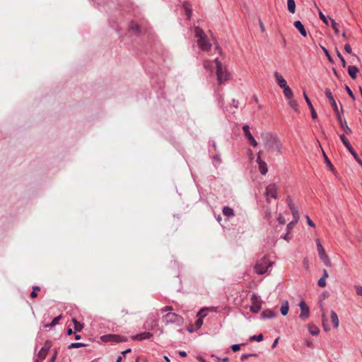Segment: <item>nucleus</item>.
<instances>
[{"instance_id":"nucleus-41","label":"nucleus","mask_w":362,"mask_h":362,"mask_svg":"<svg viewBox=\"0 0 362 362\" xmlns=\"http://www.w3.org/2000/svg\"><path fill=\"white\" fill-rule=\"evenodd\" d=\"M211 357L214 358L217 361V362H228L229 361V358L228 357H224V358H221L215 354H211Z\"/></svg>"},{"instance_id":"nucleus-61","label":"nucleus","mask_w":362,"mask_h":362,"mask_svg":"<svg viewBox=\"0 0 362 362\" xmlns=\"http://www.w3.org/2000/svg\"><path fill=\"white\" fill-rule=\"evenodd\" d=\"M344 49H345V51H346L347 53H349V54H351V46H350V45H349V44H346V45H344Z\"/></svg>"},{"instance_id":"nucleus-54","label":"nucleus","mask_w":362,"mask_h":362,"mask_svg":"<svg viewBox=\"0 0 362 362\" xmlns=\"http://www.w3.org/2000/svg\"><path fill=\"white\" fill-rule=\"evenodd\" d=\"M321 49H322V51L325 53V54L326 55V57H327L328 59L331 60L332 59H331V56L329 54V51L323 46H321Z\"/></svg>"},{"instance_id":"nucleus-22","label":"nucleus","mask_w":362,"mask_h":362,"mask_svg":"<svg viewBox=\"0 0 362 362\" xmlns=\"http://www.w3.org/2000/svg\"><path fill=\"white\" fill-rule=\"evenodd\" d=\"M330 317H331V320L333 324L334 328V329L338 328L339 325V317H338L337 313L334 310L331 311Z\"/></svg>"},{"instance_id":"nucleus-23","label":"nucleus","mask_w":362,"mask_h":362,"mask_svg":"<svg viewBox=\"0 0 362 362\" xmlns=\"http://www.w3.org/2000/svg\"><path fill=\"white\" fill-rule=\"evenodd\" d=\"M182 8L185 11L187 18H190L192 16V9L191 4L187 1H185L182 4Z\"/></svg>"},{"instance_id":"nucleus-48","label":"nucleus","mask_w":362,"mask_h":362,"mask_svg":"<svg viewBox=\"0 0 362 362\" xmlns=\"http://www.w3.org/2000/svg\"><path fill=\"white\" fill-rule=\"evenodd\" d=\"M303 96H304V98H305V100L306 101V103H307L309 109L313 107L310 98L308 97V95H307V94L305 93V91L303 92Z\"/></svg>"},{"instance_id":"nucleus-30","label":"nucleus","mask_w":362,"mask_h":362,"mask_svg":"<svg viewBox=\"0 0 362 362\" xmlns=\"http://www.w3.org/2000/svg\"><path fill=\"white\" fill-rule=\"evenodd\" d=\"M287 6L290 13H294L296 12V3L294 0H287Z\"/></svg>"},{"instance_id":"nucleus-50","label":"nucleus","mask_w":362,"mask_h":362,"mask_svg":"<svg viewBox=\"0 0 362 362\" xmlns=\"http://www.w3.org/2000/svg\"><path fill=\"white\" fill-rule=\"evenodd\" d=\"M305 218H306V221H307V223L308 224V226L313 227V228H315V224L314 223V222L310 218V217L306 215L305 216Z\"/></svg>"},{"instance_id":"nucleus-56","label":"nucleus","mask_w":362,"mask_h":362,"mask_svg":"<svg viewBox=\"0 0 362 362\" xmlns=\"http://www.w3.org/2000/svg\"><path fill=\"white\" fill-rule=\"evenodd\" d=\"M233 351L236 352L240 349V344H236L231 346Z\"/></svg>"},{"instance_id":"nucleus-15","label":"nucleus","mask_w":362,"mask_h":362,"mask_svg":"<svg viewBox=\"0 0 362 362\" xmlns=\"http://www.w3.org/2000/svg\"><path fill=\"white\" fill-rule=\"evenodd\" d=\"M243 130L249 143L254 147H256L257 146V142L250 133V127L247 124H245L243 127Z\"/></svg>"},{"instance_id":"nucleus-24","label":"nucleus","mask_w":362,"mask_h":362,"mask_svg":"<svg viewBox=\"0 0 362 362\" xmlns=\"http://www.w3.org/2000/svg\"><path fill=\"white\" fill-rule=\"evenodd\" d=\"M222 212L225 216L233 217L235 216L234 210L228 206L223 208Z\"/></svg>"},{"instance_id":"nucleus-37","label":"nucleus","mask_w":362,"mask_h":362,"mask_svg":"<svg viewBox=\"0 0 362 362\" xmlns=\"http://www.w3.org/2000/svg\"><path fill=\"white\" fill-rule=\"evenodd\" d=\"M329 20H330V22H331L332 28H333L335 34L336 35H339V28H338V24L335 22V21L334 19L329 18Z\"/></svg>"},{"instance_id":"nucleus-51","label":"nucleus","mask_w":362,"mask_h":362,"mask_svg":"<svg viewBox=\"0 0 362 362\" xmlns=\"http://www.w3.org/2000/svg\"><path fill=\"white\" fill-rule=\"evenodd\" d=\"M297 223L298 222H295V221L290 222L286 226L287 230L289 232Z\"/></svg>"},{"instance_id":"nucleus-57","label":"nucleus","mask_w":362,"mask_h":362,"mask_svg":"<svg viewBox=\"0 0 362 362\" xmlns=\"http://www.w3.org/2000/svg\"><path fill=\"white\" fill-rule=\"evenodd\" d=\"M318 286H320V287H325L326 286L325 279L321 278L318 281Z\"/></svg>"},{"instance_id":"nucleus-29","label":"nucleus","mask_w":362,"mask_h":362,"mask_svg":"<svg viewBox=\"0 0 362 362\" xmlns=\"http://www.w3.org/2000/svg\"><path fill=\"white\" fill-rule=\"evenodd\" d=\"M72 322L74 325V332H81L82 330V329L83 328V325L81 324L80 322L77 321V320L75 318H74L72 320Z\"/></svg>"},{"instance_id":"nucleus-10","label":"nucleus","mask_w":362,"mask_h":362,"mask_svg":"<svg viewBox=\"0 0 362 362\" xmlns=\"http://www.w3.org/2000/svg\"><path fill=\"white\" fill-rule=\"evenodd\" d=\"M251 303L250 310L253 313H258L262 309V300L256 293H253L251 296Z\"/></svg>"},{"instance_id":"nucleus-64","label":"nucleus","mask_w":362,"mask_h":362,"mask_svg":"<svg viewBox=\"0 0 362 362\" xmlns=\"http://www.w3.org/2000/svg\"><path fill=\"white\" fill-rule=\"evenodd\" d=\"M179 355L181 356V357H185L187 356V352L185 351H179Z\"/></svg>"},{"instance_id":"nucleus-28","label":"nucleus","mask_w":362,"mask_h":362,"mask_svg":"<svg viewBox=\"0 0 362 362\" xmlns=\"http://www.w3.org/2000/svg\"><path fill=\"white\" fill-rule=\"evenodd\" d=\"M282 89L284 91V94L287 99H291L293 98V93L288 86H285Z\"/></svg>"},{"instance_id":"nucleus-62","label":"nucleus","mask_w":362,"mask_h":362,"mask_svg":"<svg viewBox=\"0 0 362 362\" xmlns=\"http://www.w3.org/2000/svg\"><path fill=\"white\" fill-rule=\"evenodd\" d=\"M232 105L233 106L235 107V108H238V106H239V102L238 100H235V99H233L232 100Z\"/></svg>"},{"instance_id":"nucleus-8","label":"nucleus","mask_w":362,"mask_h":362,"mask_svg":"<svg viewBox=\"0 0 362 362\" xmlns=\"http://www.w3.org/2000/svg\"><path fill=\"white\" fill-rule=\"evenodd\" d=\"M101 340L104 342H125L128 341V338L116 334H105L101 337Z\"/></svg>"},{"instance_id":"nucleus-21","label":"nucleus","mask_w":362,"mask_h":362,"mask_svg":"<svg viewBox=\"0 0 362 362\" xmlns=\"http://www.w3.org/2000/svg\"><path fill=\"white\" fill-rule=\"evenodd\" d=\"M320 307L321 311H322V327H323V329H324L325 332H329L330 330V328L328 327V325L325 322V321H326V316H325V313L324 311L322 303L321 300L320 301Z\"/></svg>"},{"instance_id":"nucleus-40","label":"nucleus","mask_w":362,"mask_h":362,"mask_svg":"<svg viewBox=\"0 0 362 362\" xmlns=\"http://www.w3.org/2000/svg\"><path fill=\"white\" fill-rule=\"evenodd\" d=\"M264 339V337H263V334H257V335H253L250 337V340L251 341H257L258 342H260L263 340Z\"/></svg>"},{"instance_id":"nucleus-58","label":"nucleus","mask_w":362,"mask_h":362,"mask_svg":"<svg viewBox=\"0 0 362 362\" xmlns=\"http://www.w3.org/2000/svg\"><path fill=\"white\" fill-rule=\"evenodd\" d=\"M217 100L218 102V104L221 106H222L223 105V95H221L220 93L217 94Z\"/></svg>"},{"instance_id":"nucleus-45","label":"nucleus","mask_w":362,"mask_h":362,"mask_svg":"<svg viewBox=\"0 0 362 362\" xmlns=\"http://www.w3.org/2000/svg\"><path fill=\"white\" fill-rule=\"evenodd\" d=\"M194 325H195L197 329H200L203 325V319L198 317V319L196 320Z\"/></svg>"},{"instance_id":"nucleus-1","label":"nucleus","mask_w":362,"mask_h":362,"mask_svg":"<svg viewBox=\"0 0 362 362\" xmlns=\"http://www.w3.org/2000/svg\"><path fill=\"white\" fill-rule=\"evenodd\" d=\"M325 94L326 97L328 98L329 101L331 103V105L333 108V110L337 116V121L339 122V124L341 127V128L344 130V132L346 134H350L352 133V130L351 128L347 125V123L346 120L342 119V117L341 116V114L344 113L343 107L341 105V110L339 111L337 105V103L332 95V93L329 88H326L325 91Z\"/></svg>"},{"instance_id":"nucleus-25","label":"nucleus","mask_w":362,"mask_h":362,"mask_svg":"<svg viewBox=\"0 0 362 362\" xmlns=\"http://www.w3.org/2000/svg\"><path fill=\"white\" fill-rule=\"evenodd\" d=\"M308 327V330H309L310 333L313 336H317L319 334L320 329L316 325H315L313 323H309Z\"/></svg>"},{"instance_id":"nucleus-46","label":"nucleus","mask_w":362,"mask_h":362,"mask_svg":"<svg viewBox=\"0 0 362 362\" xmlns=\"http://www.w3.org/2000/svg\"><path fill=\"white\" fill-rule=\"evenodd\" d=\"M257 354H243L241 356V361H245L246 359H247L248 358L250 357H252V356H257Z\"/></svg>"},{"instance_id":"nucleus-53","label":"nucleus","mask_w":362,"mask_h":362,"mask_svg":"<svg viewBox=\"0 0 362 362\" xmlns=\"http://www.w3.org/2000/svg\"><path fill=\"white\" fill-rule=\"evenodd\" d=\"M277 220L280 224H285L286 221L281 214H279Z\"/></svg>"},{"instance_id":"nucleus-31","label":"nucleus","mask_w":362,"mask_h":362,"mask_svg":"<svg viewBox=\"0 0 362 362\" xmlns=\"http://www.w3.org/2000/svg\"><path fill=\"white\" fill-rule=\"evenodd\" d=\"M221 163V158L220 154H216L212 158V163L216 168H217Z\"/></svg>"},{"instance_id":"nucleus-26","label":"nucleus","mask_w":362,"mask_h":362,"mask_svg":"<svg viewBox=\"0 0 362 362\" xmlns=\"http://www.w3.org/2000/svg\"><path fill=\"white\" fill-rule=\"evenodd\" d=\"M358 71V69L355 66H348V73L350 77L352 79H355L356 78V73Z\"/></svg>"},{"instance_id":"nucleus-18","label":"nucleus","mask_w":362,"mask_h":362,"mask_svg":"<svg viewBox=\"0 0 362 362\" xmlns=\"http://www.w3.org/2000/svg\"><path fill=\"white\" fill-rule=\"evenodd\" d=\"M277 315V313L271 309H267L262 311L261 317L263 320L272 319Z\"/></svg>"},{"instance_id":"nucleus-17","label":"nucleus","mask_w":362,"mask_h":362,"mask_svg":"<svg viewBox=\"0 0 362 362\" xmlns=\"http://www.w3.org/2000/svg\"><path fill=\"white\" fill-rule=\"evenodd\" d=\"M209 312H216V308H215V307L203 308L197 313V317L199 318L203 319L207 316Z\"/></svg>"},{"instance_id":"nucleus-2","label":"nucleus","mask_w":362,"mask_h":362,"mask_svg":"<svg viewBox=\"0 0 362 362\" xmlns=\"http://www.w3.org/2000/svg\"><path fill=\"white\" fill-rule=\"evenodd\" d=\"M262 139L266 150L270 153H281L282 144L279 138L271 133H265L262 134Z\"/></svg>"},{"instance_id":"nucleus-13","label":"nucleus","mask_w":362,"mask_h":362,"mask_svg":"<svg viewBox=\"0 0 362 362\" xmlns=\"http://www.w3.org/2000/svg\"><path fill=\"white\" fill-rule=\"evenodd\" d=\"M51 348V341L47 340L45 343V346L41 348L40 351L37 354V358L40 361H42L45 359L49 349Z\"/></svg>"},{"instance_id":"nucleus-38","label":"nucleus","mask_w":362,"mask_h":362,"mask_svg":"<svg viewBox=\"0 0 362 362\" xmlns=\"http://www.w3.org/2000/svg\"><path fill=\"white\" fill-rule=\"evenodd\" d=\"M40 290V287L38 286H34L33 287V291L32 292L30 293V298H35L37 296V291H39Z\"/></svg>"},{"instance_id":"nucleus-6","label":"nucleus","mask_w":362,"mask_h":362,"mask_svg":"<svg viewBox=\"0 0 362 362\" xmlns=\"http://www.w3.org/2000/svg\"><path fill=\"white\" fill-rule=\"evenodd\" d=\"M162 318L163 322L166 325L173 323L182 325L183 324V317L175 313L168 312Z\"/></svg>"},{"instance_id":"nucleus-44","label":"nucleus","mask_w":362,"mask_h":362,"mask_svg":"<svg viewBox=\"0 0 362 362\" xmlns=\"http://www.w3.org/2000/svg\"><path fill=\"white\" fill-rule=\"evenodd\" d=\"M345 90H346L348 95L351 98V99L354 100L356 99L355 95H354L353 91L349 88V86H346Z\"/></svg>"},{"instance_id":"nucleus-34","label":"nucleus","mask_w":362,"mask_h":362,"mask_svg":"<svg viewBox=\"0 0 362 362\" xmlns=\"http://www.w3.org/2000/svg\"><path fill=\"white\" fill-rule=\"evenodd\" d=\"M87 346V344H84V343L74 342V343H71L70 345L68 346V349H76V348H80V347H84V346Z\"/></svg>"},{"instance_id":"nucleus-55","label":"nucleus","mask_w":362,"mask_h":362,"mask_svg":"<svg viewBox=\"0 0 362 362\" xmlns=\"http://www.w3.org/2000/svg\"><path fill=\"white\" fill-rule=\"evenodd\" d=\"M209 144L210 146H211L213 147L214 151H218V147H217V145H216V143L215 141L211 140V141H209Z\"/></svg>"},{"instance_id":"nucleus-3","label":"nucleus","mask_w":362,"mask_h":362,"mask_svg":"<svg viewBox=\"0 0 362 362\" xmlns=\"http://www.w3.org/2000/svg\"><path fill=\"white\" fill-rule=\"evenodd\" d=\"M194 35L197 38L198 47L202 52H209L211 49V43L208 40L207 35L199 26H195L194 28Z\"/></svg>"},{"instance_id":"nucleus-4","label":"nucleus","mask_w":362,"mask_h":362,"mask_svg":"<svg viewBox=\"0 0 362 362\" xmlns=\"http://www.w3.org/2000/svg\"><path fill=\"white\" fill-rule=\"evenodd\" d=\"M216 67V76L219 84L230 79V74L227 71L226 68L223 66L222 63L219 61L218 58L214 59Z\"/></svg>"},{"instance_id":"nucleus-16","label":"nucleus","mask_w":362,"mask_h":362,"mask_svg":"<svg viewBox=\"0 0 362 362\" xmlns=\"http://www.w3.org/2000/svg\"><path fill=\"white\" fill-rule=\"evenodd\" d=\"M153 334L149 332H144L132 337V340L143 341L153 337Z\"/></svg>"},{"instance_id":"nucleus-60","label":"nucleus","mask_w":362,"mask_h":362,"mask_svg":"<svg viewBox=\"0 0 362 362\" xmlns=\"http://www.w3.org/2000/svg\"><path fill=\"white\" fill-rule=\"evenodd\" d=\"M310 112H311V117H312V118L313 119H315L317 118V113H316L314 107L310 108Z\"/></svg>"},{"instance_id":"nucleus-20","label":"nucleus","mask_w":362,"mask_h":362,"mask_svg":"<svg viewBox=\"0 0 362 362\" xmlns=\"http://www.w3.org/2000/svg\"><path fill=\"white\" fill-rule=\"evenodd\" d=\"M294 27L300 32V33L303 36H307V31L303 25V23L300 21H296L293 23Z\"/></svg>"},{"instance_id":"nucleus-27","label":"nucleus","mask_w":362,"mask_h":362,"mask_svg":"<svg viewBox=\"0 0 362 362\" xmlns=\"http://www.w3.org/2000/svg\"><path fill=\"white\" fill-rule=\"evenodd\" d=\"M129 30L131 31H132L133 33H136V35H138L141 32L140 26L137 23H134L133 21H132L129 23Z\"/></svg>"},{"instance_id":"nucleus-35","label":"nucleus","mask_w":362,"mask_h":362,"mask_svg":"<svg viewBox=\"0 0 362 362\" xmlns=\"http://www.w3.org/2000/svg\"><path fill=\"white\" fill-rule=\"evenodd\" d=\"M290 210L292 213V215L293 217V221H295V222H298L300 218V215H299L298 209L296 207H293L292 209H290Z\"/></svg>"},{"instance_id":"nucleus-5","label":"nucleus","mask_w":362,"mask_h":362,"mask_svg":"<svg viewBox=\"0 0 362 362\" xmlns=\"http://www.w3.org/2000/svg\"><path fill=\"white\" fill-rule=\"evenodd\" d=\"M272 265V263L269 259L267 257H263L257 262L254 267V269L257 274L262 275L266 273Z\"/></svg>"},{"instance_id":"nucleus-63","label":"nucleus","mask_w":362,"mask_h":362,"mask_svg":"<svg viewBox=\"0 0 362 362\" xmlns=\"http://www.w3.org/2000/svg\"><path fill=\"white\" fill-rule=\"evenodd\" d=\"M172 310H173V308L171 306H165V308H163L161 310V312L164 313V312H167V311H170Z\"/></svg>"},{"instance_id":"nucleus-36","label":"nucleus","mask_w":362,"mask_h":362,"mask_svg":"<svg viewBox=\"0 0 362 362\" xmlns=\"http://www.w3.org/2000/svg\"><path fill=\"white\" fill-rule=\"evenodd\" d=\"M322 153H323V157H324V159H325V162L326 163V164L327 165L329 168L332 171H334V168L333 165L332 164L331 161L329 160V159L328 158L327 156L325 154V153L323 151H322Z\"/></svg>"},{"instance_id":"nucleus-49","label":"nucleus","mask_w":362,"mask_h":362,"mask_svg":"<svg viewBox=\"0 0 362 362\" xmlns=\"http://www.w3.org/2000/svg\"><path fill=\"white\" fill-rule=\"evenodd\" d=\"M354 288L356 289V294L358 296H362V287L359 285H355Z\"/></svg>"},{"instance_id":"nucleus-42","label":"nucleus","mask_w":362,"mask_h":362,"mask_svg":"<svg viewBox=\"0 0 362 362\" xmlns=\"http://www.w3.org/2000/svg\"><path fill=\"white\" fill-rule=\"evenodd\" d=\"M286 202L288 204V206L289 209H292L293 207H296L295 204L293 202V200H292V199H291V197L290 196H287V197L286 199Z\"/></svg>"},{"instance_id":"nucleus-39","label":"nucleus","mask_w":362,"mask_h":362,"mask_svg":"<svg viewBox=\"0 0 362 362\" xmlns=\"http://www.w3.org/2000/svg\"><path fill=\"white\" fill-rule=\"evenodd\" d=\"M289 100V105L294 110V111L298 112V102L296 100L288 99Z\"/></svg>"},{"instance_id":"nucleus-12","label":"nucleus","mask_w":362,"mask_h":362,"mask_svg":"<svg viewBox=\"0 0 362 362\" xmlns=\"http://www.w3.org/2000/svg\"><path fill=\"white\" fill-rule=\"evenodd\" d=\"M299 306H300V313L299 317L302 320L305 321L310 316L309 308L306 305L305 302L303 300L300 302Z\"/></svg>"},{"instance_id":"nucleus-33","label":"nucleus","mask_w":362,"mask_h":362,"mask_svg":"<svg viewBox=\"0 0 362 362\" xmlns=\"http://www.w3.org/2000/svg\"><path fill=\"white\" fill-rule=\"evenodd\" d=\"M62 318V316L61 315H59L57 317H55L52 320V322L49 323V324H47L45 325V327H54L55 325H57L59 320H61Z\"/></svg>"},{"instance_id":"nucleus-9","label":"nucleus","mask_w":362,"mask_h":362,"mask_svg":"<svg viewBox=\"0 0 362 362\" xmlns=\"http://www.w3.org/2000/svg\"><path fill=\"white\" fill-rule=\"evenodd\" d=\"M340 139L343 144L346 146L347 150L351 153V154L353 156L356 161L362 167V160L360 159L357 153L354 151L353 147L351 146V144L349 143L347 138L345 136L344 134H341L339 136Z\"/></svg>"},{"instance_id":"nucleus-47","label":"nucleus","mask_w":362,"mask_h":362,"mask_svg":"<svg viewBox=\"0 0 362 362\" xmlns=\"http://www.w3.org/2000/svg\"><path fill=\"white\" fill-rule=\"evenodd\" d=\"M319 17L324 23L328 25V20L321 11H319Z\"/></svg>"},{"instance_id":"nucleus-7","label":"nucleus","mask_w":362,"mask_h":362,"mask_svg":"<svg viewBox=\"0 0 362 362\" xmlns=\"http://www.w3.org/2000/svg\"><path fill=\"white\" fill-rule=\"evenodd\" d=\"M315 242H316L317 250L318 252L320 259L324 262V264L327 267H330L332 266L330 259L329 258L328 255L326 254L325 250L322 245L321 244L320 240L319 239H316Z\"/></svg>"},{"instance_id":"nucleus-43","label":"nucleus","mask_w":362,"mask_h":362,"mask_svg":"<svg viewBox=\"0 0 362 362\" xmlns=\"http://www.w3.org/2000/svg\"><path fill=\"white\" fill-rule=\"evenodd\" d=\"M337 55L339 58V59L341 62L342 66L345 67L346 66V61H345L344 58L343 57V56L341 55V54L340 53V52L338 50H337Z\"/></svg>"},{"instance_id":"nucleus-14","label":"nucleus","mask_w":362,"mask_h":362,"mask_svg":"<svg viewBox=\"0 0 362 362\" xmlns=\"http://www.w3.org/2000/svg\"><path fill=\"white\" fill-rule=\"evenodd\" d=\"M262 151L257 153V163L258 164L259 170L262 175H266L268 172L267 163L261 158Z\"/></svg>"},{"instance_id":"nucleus-32","label":"nucleus","mask_w":362,"mask_h":362,"mask_svg":"<svg viewBox=\"0 0 362 362\" xmlns=\"http://www.w3.org/2000/svg\"><path fill=\"white\" fill-rule=\"evenodd\" d=\"M289 310V305L288 301H285L281 308V313L282 315L285 316L288 314Z\"/></svg>"},{"instance_id":"nucleus-19","label":"nucleus","mask_w":362,"mask_h":362,"mask_svg":"<svg viewBox=\"0 0 362 362\" xmlns=\"http://www.w3.org/2000/svg\"><path fill=\"white\" fill-rule=\"evenodd\" d=\"M274 76L276 83L281 88L288 86L286 80L278 71H275L274 74Z\"/></svg>"},{"instance_id":"nucleus-11","label":"nucleus","mask_w":362,"mask_h":362,"mask_svg":"<svg viewBox=\"0 0 362 362\" xmlns=\"http://www.w3.org/2000/svg\"><path fill=\"white\" fill-rule=\"evenodd\" d=\"M277 189L278 187L275 183H271L266 187L264 194L267 202H270L269 198L277 199Z\"/></svg>"},{"instance_id":"nucleus-52","label":"nucleus","mask_w":362,"mask_h":362,"mask_svg":"<svg viewBox=\"0 0 362 362\" xmlns=\"http://www.w3.org/2000/svg\"><path fill=\"white\" fill-rule=\"evenodd\" d=\"M204 67L206 69H210L211 67V62L209 60H205L204 62Z\"/></svg>"},{"instance_id":"nucleus-59","label":"nucleus","mask_w":362,"mask_h":362,"mask_svg":"<svg viewBox=\"0 0 362 362\" xmlns=\"http://www.w3.org/2000/svg\"><path fill=\"white\" fill-rule=\"evenodd\" d=\"M144 327L146 329H148V330H152L153 329V327L154 325L153 324L151 325H148V322H146L144 325Z\"/></svg>"}]
</instances>
